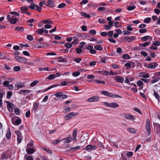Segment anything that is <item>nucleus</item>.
Wrapping results in <instances>:
<instances>
[{
	"label": "nucleus",
	"mask_w": 160,
	"mask_h": 160,
	"mask_svg": "<svg viewBox=\"0 0 160 160\" xmlns=\"http://www.w3.org/2000/svg\"><path fill=\"white\" fill-rule=\"evenodd\" d=\"M15 58L17 60L20 62L24 63H27V59L25 58L20 56H16Z\"/></svg>",
	"instance_id": "nucleus-1"
},
{
	"label": "nucleus",
	"mask_w": 160,
	"mask_h": 160,
	"mask_svg": "<svg viewBox=\"0 0 160 160\" xmlns=\"http://www.w3.org/2000/svg\"><path fill=\"white\" fill-rule=\"evenodd\" d=\"M55 95L57 98H66L68 97L67 95H64L62 92H58L55 94Z\"/></svg>",
	"instance_id": "nucleus-2"
},
{
	"label": "nucleus",
	"mask_w": 160,
	"mask_h": 160,
	"mask_svg": "<svg viewBox=\"0 0 160 160\" xmlns=\"http://www.w3.org/2000/svg\"><path fill=\"white\" fill-rule=\"evenodd\" d=\"M78 114L77 113L71 112L68 114L66 115L65 116V119L66 120H68L71 119V118L74 116H75Z\"/></svg>",
	"instance_id": "nucleus-3"
},
{
	"label": "nucleus",
	"mask_w": 160,
	"mask_h": 160,
	"mask_svg": "<svg viewBox=\"0 0 160 160\" xmlns=\"http://www.w3.org/2000/svg\"><path fill=\"white\" fill-rule=\"evenodd\" d=\"M145 128L147 132L148 133V135H149L151 132L150 120L149 119H147L146 120V123Z\"/></svg>",
	"instance_id": "nucleus-4"
},
{
	"label": "nucleus",
	"mask_w": 160,
	"mask_h": 160,
	"mask_svg": "<svg viewBox=\"0 0 160 160\" xmlns=\"http://www.w3.org/2000/svg\"><path fill=\"white\" fill-rule=\"evenodd\" d=\"M114 78L116 81L121 83H123L124 81V78L119 76L114 77Z\"/></svg>",
	"instance_id": "nucleus-5"
},
{
	"label": "nucleus",
	"mask_w": 160,
	"mask_h": 160,
	"mask_svg": "<svg viewBox=\"0 0 160 160\" xmlns=\"http://www.w3.org/2000/svg\"><path fill=\"white\" fill-rule=\"evenodd\" d=\"M123 38L125 39L129 42H131L133 41L136 39V37L134 36H131L130 37H124Z\"/></svg>",
	"instance_id": "nucleus-6"
},
{
	"label": "nucleus",
	"mask_w": 160,
	"mask_h": 160,
	"mask_svg": "<svg viewBox=\"0 0 160 160\" xmlns=\"http://www.w3.org/2000/svg\"><path fill=\"white\" fill-rule=\"evenodd\" d=\"M99 98L98 96L92 97L87 100V101L89 102H97L99 100Z\"/></svg>",
	"instance_id": "nucleus-7"
},
{
	"label": "nucleus",
	"mask_w": 160,
	"mask_h": 160,
	"mask_svg": "<svg viewBox=\"0 0 160 160\" xmlns=\"http://www.w3.org/2000/svg\"><path fill=\"white\" fill-rule=\"evenodd\" d=\"M46 6L50 8H52L54 6L53 1L52 0H49L47 2Z\"/></svg>",
	"instance_id": "nucleus-8"
},
{
	"label": "nucleus",
	"mask_w": 160,
	"mask_h": 160,
	"mask_svg": "<svg viewBox=\"0 0 160 160\" xmlns=\"http://www.w3.org/2000/svg\"><path fill=\"white\" fill-rule=\"evenodd\" d=\"M158 65V64L155 62L151 63L148 64V67L150 68L154 69Z\"/></svg>",
	"instance_id": "nucleus-9"
},
{
	"label": "nucleus",
	"mask_w": 160,
	"mask_h": 160,
	"mask_svg": "<svg viewBox=\"0 0 160 160\" xmlns=\"http://www.w3.org/2000/svg\"><path fill=\"white\" fill-rule=\"evenodd\" d=\"M101 92L102 94L107 97H110L111 96H112L111 95H112V93L109 92L107 91H101Z\"/></svg>",
	"instance_id": "nucleus-10"
},
{
	"label": "nucleus",
	"mask_w": 160,
	"mask_h": 160,
	"mask_svg": "<svg viewBox=\"0 0 160 160\" xmlns=\"http://www.w3.org/2000/svg\"><path fill=\"white\" fill-rule=\"evenodd\" d=\"M96 72L102 75H108L109 74V72L106 71H96Z\"/></svg>",
	"instance_id": "nucleus-11"
},
{
	"label": "nucleus",
	"mask_w": 160,
	"mask_h": 160,
	"mask_svg": "<svg viewBox=\"0 0 160 160\" xmlns=\"http://www.w3.org/2000/svg\"><path fill=\"white\" fill-rule=\"evenodd\" d=\"M7 107L10 112L13 111V110L14 108V105L11 103L10 104L7 105Z\"/></svg>",
	"instance_id": "nucleus-12"
},
{
	"label": "nucleus",
	"mask_w": 160,
	"mask_h": 160,
	"mask_svg": "<svg viewBox=\"0 0 160 160\" xmlns=\"http://www.w3.org/2000/svg\"><path fill=\"white\" fill-rule=\"evenodd\" d=\"M156 133L157 134H160V124L157 123H156Z\"/></svg>",
	"instance_id": "nucleus-13"
},
{
	"label": "nucleus",
	"mask_w": 160,
	"mask_h": 160,
	"mask_svg": "<svg viewBox=\"0 0 160 160\" xmlns=\"http://www.w3.org/2000/svg\"><path fill=\"white\" fill-rule=\"evenodd\" d=\"M6 137L7 139H10L11 138V133L9 128H8L7 132L6 134Z\"/></svg>",
	"instance_id": "nucleus-14"
},
{
	"label": "nucleus",
	"mask_w": 160,
	"mask_h": 160,
	"mask_svg": "<svg viewBox=\"0 0 160 160\" xmlns=\"http://www.w3.org/2000/svg\"><path fill=\"white\" fill-rule=\"evenodd\" d=\"M58 61L59 62H67L66 58H62V57H59L57 58Z\"/></svg>",
	"instance_id": "nucleus-15"
},
{
	"label": "nucleus",
	"mask_w": 160,
	"mask_h": 160,
	"mask_svg": "<svg viewBox=\"0 0 160 160\" xmlns=\"http://www.w3.org/2000/svg\"><path fill=\"white\" fill-rule=\"evenodd\" d=\"M128 131L130 132L133 134L137 133V130L132 128H129L127 129Z\"/></svg>",
	"instance_id": "nucleus-16"
},
{
	"label": "nucleus",
	"mask_w": 160,
	"mask_h": 160,
	"mask_svg": "<svg viewBox=\"0 0 160 160\" xmlns=\"http://www.w3.org/2000/svg\"><path fill=\"white\" fill-rule=\"evenodd\" d=\"M76 83V82L74 81L69 82H67L66 81H64L63 82H62L61 83V86H66L67 83H68L69 84H75Z\"/></svg>",
	"instance_id": "nucleus-17"
},
{
	"label": "nucleus",
	"mask_w": 160,
	"mask_h": 160,
	"mask_svg": "<svg viewBox=\"0 0 160 160\" xmlns=\"http://www.w3.org/2000/svg\"><path fill=\"white\" fill-rule=\"evenodd\" d=\"M152 78H153V79L151 81V83H154L158 82L160 79V78L157 77L156 78L155 76H153L152 77Z\"/></svg>",
	"instance_id": "nucleus-18"
},
{
	"label": "nucleus",
	"mask_w": 160,
	"mask_h": 160,
	"mask_svg": "<svg viewBox=\"0 0 160 160\" xmlns=\"http://www.w3.org/2000/svg\"><path fill=\"white\" fill-rule=\"evenodd\" d=\"M27 152L29 154H32L34 152V150L33 148H27Z\"/></svg>",
	"instance_id": "nucleus-19"
},
{
	"label": "nucleus",
	"mask_w": 160,
	"mask_h": 160,
	"mask_svg": "<svg viewBox=\"0 0 160 160\" xmlns=\"http://www.w3.org/2000/svg\"><path fill=\"white\" fill-rule=\"evenodd\" d=\"M18 20V19L17 18H12L11 19H10L9 20V22L11 23L12 24H14L16 23V22Z\"/></svg>",
	"instance_id": "nucleus-20"
},
{
	"label": "nucleus",
	"mask_w": 160,
	"mask_h": 160,
	"mask_svg": "<svg viewBox=\"0 0 160 160\" xmlns=\"http://www.w3.org/2000/svg\"><path fill=\"white\" fill-rule=\"evenodd\" d=\"M18 119H17L14 123L13 124L15 125H20L21 122V119L19 118L18 117Z\"/></svg>",
	"instance_id": "nucleus-21"
},
{
	"label": "nucleus",
	"mask_w": 160,
	"mask_h": 160,
	"mask_svg": "<svg viewBox=\"0 0 160 160\" xmlns=\"http://www.w3.org/2000/svg\"><path fill=\"white\" fill-rule=\"evenodd\" d=\"M119 106V105L116 103L112 102L110 103V108H116L118 107Z\"/></svg>",
	"instance_id": "nucleus-22"
},
{
	"label": "nucleus",
	"mask_w": 160,
	"mask_h": 160,
	"mask_svg": "<svg viewBox=\"0 0 160 160\" xmlns=\"http://www.w3.org/2000/svg\"><path fill=\"white\" fill-rule=\"evenodd\" d=\"M15 29L18 32H22L24 30V28L22 27H17L15 28Z\"/></svg>",
	"instance_id": "nucleus-23"
},
{
	"label": "nucleus",
	"mask_w": 160,
	"mask_h": 160,
	"mask_svg": "<svg viewBox=\"0 0 160 160\" xmlns=\"http://www.w3.org/2000/svg\"><path fill=\"white\" fill-rule=\"evenodd\" d=\"M38 45L40 48H44L45 47H46L47 46V44L44 43L43 42L38 43Z\"/></svg>",
	"instance_id": "nucleus-24"
},
{
	"label": "nucleus",
	"mask_w": 160,
	"mask_h": 160,
	"mask_svg": "<svg viewBox=\"0 0 160 160\" xmlns=\"http://www.w3.org/2000/svg\"><path fill=\"white\" fill-rule=\"evenodd\" d=\"M24 84L23 83H18L17 84L15 85L16 87L19 88H21L24 86Z\"/></svg>",
	"instance_id": "nucleus-25"
},
{
	"label": "nucleus",
	"mask_w": 160,
	"mask_h": 160,
	"mask_svg": "<svg viewBox=\"0 0 160 160\" xmlns=\"http://www.w3.org/2000/svg\"><path fill=\"white\" fill-rule=\"evenodd\" d=\"M150 44L151 42H147L144 43H140L139 44V46L141 47H145Z\"/></svg>",
	"instance_id": "nucleus-26"
},
{
	"label": "nucleus",
	"mask_w": 160,
	"mask_h": 160,
	"mask_svg": "<svg viewBox=\"0 0 160 160\" xmlns=\"http://www.w3.org/2000/svg\"><path fill=\"white\" fill-rule=\"evenodd\" d=\"M57 77L55 74H51L49 75L48 77V79L50 80H52Z\"/></svg>",
	"instance_id": "nucleus-27"
},
{
	"label": "nucleus",
	"mask_w": 160,
	"mask_h": 160,
	"mask_svg": "<svg viewBox=\"0 0 160 160\" xmlns=\"http://www.w3.org/2000/svg\"><path fill=\"white\" fill-rule=\"evenodd\" d=\"M31 92V91L29 90H21L20 91V94L22 93H29Z\"/></svg>",
	"instance_id": "nucleus-28"
},
{
	"label": "nucleus",
	"mask_w": 160,
	"mask_h": 160,
	"mask_svg": "<svg viewBox=\"0 0 160 160\" xmlns=\"http://www.w3.org/2000/svg\"><path fill=\"white\" fill-rule=\"evenodd\" d=\"M94 48L96 50L102 51L103 50V47L100 45L95 46Z\"/></svg>",
	"instance_id": "nucleus-29"
},
{
	"label": "nucleus",
	"mask_w": 160,
	"mask_h": 160,
	"mask_svg": "<svg viewBox=\"0 0 160 160\" xmlns=\"http://www.w3.org/2000/svg\"><path fill=\"white\" fill-rule=\"evenodd\" d=\"M97 146L99 148L101 149H104V147L103 146L102 143L100 142H98Z\"/></svg>",
	"instance_id": "nucleus-30"
},
{
	"label": "nucleus",
	"mask_w": 160,
	"mask_h": 160,
	"mask_svg": "<svg viewBox=\"0 0 160 160\" xmlns=\"http://www.w3.org/2000/svg\"><path fill=\"white\" fill-rule=\"evenodd\" d=\"M81 14L82 15V16L83 17H84L88 18H90V16L89 14H87L83 12H81Z\"/></svg>",
	"instance_id": "nucleus-31"
},
{
	"label": "nucleus",
	"mask_w": 160,
	"mask_h": 160,
	"mask_svg": "<svg viewBox=\"0 0 160 160\" xmlns=\"http://www.w3.org/2000/svg\"><path fill=\"white\" fill-rule=\"evenodd\" d=\"M20 9L22 13H25V12H26L28 10V8L25 7H21L20 8Z\"/></svg>",
	"instance_id": "nucleus-32"
},
{
	"label": "nucleus",
	"mask_w": 160,
	"mask_h": 160,
	"mask_svg": "<svg viewBox=\"0 0 160 160\" xmlns=\"http://www.w3.org/2000/svg\"><path fill=\"white\" fill-rule=\"evenodd\" d=\"M7 58L6 55L3 53L0 52V59H6Z\"/></svg>",
	"instance_id": "nucleus-33"
},
{
	"label": "nucleus",
	"mask_w": 160,
	"mask_h": 160,
	"mask_svg": "<svg viewBox=\"0 0 160 160\" xmlns=\"http://www.w3.org/2000/svg\"><path fill=\"white\" fill-rule=\"evenodd\" d=\"M37 32L38 34H42L44 32V28L42 27V28L38 29Z\"/></svg>",
	"instance_id": "nucleus-34"
},
{
	"label": "nucleus",
	"mask_w": 160,
	"mask_h": 160,
	"mask_svg": "<svg viewBox=\"0 0 160 160\" xmlns=\"http://www.w3.org/2000/svg\"><path fill=\"white\" fill-rule=\"evenodd\" d=\"M38 82L39 81L38 80L34 81L30 84V86L32 87H33L36 85L37 84H38Z\"/></svg>",
	"instance_id": "nucleus-35"
},
{
	"label": "nucleus",
	"mask_w": 160,
	"mask_h": 160,
	"mask_svg": "<svg viewBox=\"0 0 160 160\" xmlns=\"http://www.w3.org/2000/svg\"><path fill=\"white\" fill-rule=\"evenodd\" d=\"M74 41L71 42L72 44H77L78 43V39L76 37H74L73 38Z\"/></svg>",
	"instance_id": "nucleus-36"
},
{
	"label": "nucleus",
	"mask_w": 160,
	"mask_h": 160,
	"mask_svg": "<svg viewBox=\"0 0 160 160\" xmlns=\"http://www.w3.org/2000/svg\"><path fill=\"white\" fill-rule=\"evenodd\" d=\"M154 94L155 98L158 100H160V97L159 94L155 91L154 92Z\"/></svg>",
	"instance_id": "nucleus-37"
},
{
	"label": "nucleus",
	"mask_w": 160,
	"mask_h": 160,
	"mask_svg": "<svg viewBox=\"0 0 160 160\" xmlns=\"http://www.w3.org/2000/svg\"><path fill=\"white\" fill-rule=\"evenodd\" d=\"M136 118L134 116L132 115L129 114L127 119H130L132 120H134Z\"/></svg>",
	"instance_id": "nucleus-38"
},
{
	"label": "nucleus",
	"mask_w": 160,
	"mask_h": 160,
	"mask_svg": "<svg viewBox=\"0 0 160 160\" xmlns=\"http://www.w3.org/2000/svg\"><path fill=\"white\" fill-rule=\"evenodd\" d=\"M42 23H45V24H46V23L50 24V23H52V22L50 20L47 19L46 20H43L42 21Z\"/></svg>",
	"instance_id": "nucleus-39"
},
{
	"label": "nucleus",
	"mask_w": 160,
	"mask_h": 160,
	"mask_svg": "<svg viewBox=\"0 0 160 160\" xmlns=\"http://www.w3.org/2000/svg\"><path fill=\"white\" fill-rule=\"evenodd\" d=\"M77 130L76 129H74L73 132V138H75L77 135Z\"/></svg>",
	"instance_id": "nucleus-40"
},
{
	"label": "nucleus",
	"mask_w": 160,
	"mask_h": 160,
	"mask_svg": "<svg viewBox=\"0 0 160 160\" xmlns=\"http://www.w3.org/2000/svg\"><path fill=\"white\" fill-rule=\"evenodd\" d=\"M122 58L124 59H129L130 58V57L128 54H125L122 56Z\"/></svg>",
	"instance_id": "nucleus-41"
},
{
	"label": "nucleus",
	"mask_w": 160,
	"mask_h": 160,
	"mask_svg": "<svg viewBox=\"0 0 160 160\" xmlns=\"http://www.w3.org/2000/svg\"><path fill=\"white\" fill-rule=\"evenodd\" d=\"M151 19L150 18H145L143 22L146 23H148L151 22Z\"/></svg>",
	"instance_id": "nucleus-42"
},
{
	"label": "nucleus",
	"mask_w": 160,
	"mask_h": 160,
	"mask_svg": "<svg viewBox=\"0 0 160 160\" xmlns=\"http://www.w3.org/2000/svg\"><path fill=\"white\" fill-rule=\"evenodd\" d=\"M12 95V92L11 91H9L8 92L7 95V98L8 99H10Z\"/></svg>",
	"instance_id": "nucleus-43"
},
{
	"label": "nucleus",
	"mask_w": 160,
	"mask_h": 160,
	"mask_svg": "<svg viewBox=\"0 0 160 160\" xmlns=\"http://www.w3.org/2000/svg\"><path fill=\"white\" fill-rule=\"evenodd\" d=\"M64 45L66 48H70L72 47V44L71 43H66Z\"/></svg>",
	"instance_id": "nucleus-44"
},
{
	"label": "nucleus",
	"mask_w": 160,
	"mask_h": 160,
	"mask_svg": "<svg viewBox=\"0 0 160 160\" xmlns=\"http://www.w3.org/2000/svg\"><path fill=\"white\" fill-rule=\"evenodd\" d=\"M35 9L36 10H38V11L40 12H41L42 10V8H40L38 5H35V9Z\"/></svg>",
	"instance_id": "nucleus-45"
},
{
	"label": "nucleus",
	"mask_w": 160,
	"mask_h": 160,
	"mask_svg": "<svg viewBox=\"0 0 160 160\" xmlns=\"http://www.w3.org/2000/svg\"><path fill=\"white\" fill-rule=\"evenodd\" d=\"M61 141V140L60 139H58L57 140L54 141L52 142V144L54 145H56L60 142Z\"/></svg>",
	"instance_id": "nucleus-46"
},
{
	"label": "nucleus",
	"mask_w": 160,
	"mask_h": 160,
	"mask_svg": "<svg viewBox=\"0 0 160 160\" xmlns=\"http://www.w3.org/2000/svg\"><path fill=\"white\" fill-rule=\"evenodd\" d=\"M80 148V146H77L76 147L72 148H71V150L73 151H74L76 150L79 149Z\"/></svg>",
	"instance_id": "nucleus-47"
},
{
	"label": "nucleus",
	"mask_w": 160,
	"mask_h": 160,
	"mask_svg": "<svg viewBox=\"0 0 160 160\" xmlns=\"http://www.w3.org/2000/svg\"><path fill=\"white\" fill-rule=\"evenodd\" d=\"M15 113L17 115H19L20 113V109L18 108H15L14 109Z\"/></svg>",
	"instance_id": "nucleus-48"
},
{
	"label": "nucleus",
	"mask_w": 160,
	"mask_h": 160,
	"mask_svg": "<svg viewBox=\"0 0 160 160\" xmlns=\"http://www.w3.org/2000/svg\"><path fill=\"white\" fill-rule=\"evenodd\" d=\"M86 148L87 150H92V146L91 145H88L86 146Z\"/></svg>",
	"instance_id": "nucleus-49"
},
{
	"label": "nucleus",
	"mask_w": 160,
	"mask_h": 160,
	"mask_svg": "<svg viewBox=\"0 0 160 160\" xmlns=\"http://www.w3.org/2000/svg\"><path fill=\"white\" fill-rule=\"evenodd\" d=\"M111 96H111L110 97H112L113 98H122V97L118 95V94H113L112 93V95H111Z\"/></svg>",
	"instance_id": "nucleus-50"
},
{
	"label": "nucleus",
	"mask_w": 160,
	"mask_h": 160,
	"mask_svg": "<svg viewBox=\"0 0 160 160\" xmlns=\"http://www.w3.org/2000/svg\"><path fill=\"white\" fill-rule=\"evenodd\" d=\"M76 52L77 53L79 54L82 52V49L80 48H78L76 49Z\"/></svg>",
	"instance_id": "nucleus-51"
},
{
	"label": "nucleus",
	"mask_w": 160,
	"mask_h": 160,
	"mask_svg": "<svg viewBox=\"0 0 160 160\" xmlns=\"http://www.w3.org/2000/svg\"><path fill=\"white\" fill-rule=\"evenodd\" d=\"M27 64V67L28 68H30V66H34V63L32 62H29L26 63Z\"/></svg>",
	"instance_id": "nucleus-52"
},
{
	"label": "nucleus",
	"mask_w": 160,
	"mask_h": 160,
	"mask_svg": "<svg viewBox=\"0 0 160 160\" xmlns=\"http://www.w3.org/2000/svg\"><path fill=\"white\" fill-rule=\"evenodd\" d=\"M136 8V6L133 5L132 6H129L127 8V9L129 11H131L133 10Z\"/></svg>",
	"instance_id": "nucleus-53"
},
{
	"label": "nucleus",
	"mask_w": 160,
	"mask_h": 160,
	"mask_svg": "<svg viewBox=\"0 0 160 160\" xmlns=\"http://www.w3.org/2000/svg\"><path fill=\"white\" fill-rule=\"evenodd\" d=\"M137 84L138 86L141 87L143 85V83L142 81L139 80L137 81Z\"/></svg>",
	"instance_id": "nucleus-54"
},
{
	"label": "nucleus",
	"mask_w": 160,
	"mask_h": 160,
	"mask_svg": "<svg viewBox=\"0 0 160 160\" xmlns=\"http://www.w3.org/2000/svg\"><path fill=\"white\" fill-rule=\"evenodd\" d=\"M66 5V4L65 3H61L59 4L58 7V8H62L64 7Z\"/></svg>",
	"instance_id": "nucleus-55"
},
{
	"label": "nucleus",
	"mask_w": 160,
	"mask_h": 160,
	"mask_svg": "<svg viewBox=\"0 0 160 160\" xmlns=\"http://www.w3.org/2000/svg\"><path fill=\"white\" fill-rule=\"evenodd\" d=\"M105 20L104 19L101 18H100L98 20V22L100 23H105Z\"/></svg>",
	"instance_id": "nucleus-56"
},
{
	"label": "nucleus",
	"mask_w": 160,
	"mask_h": 160,
	"mask_svg": "<svg viewBox=\"0 0 160 160\" xmlns=\"http://www.w3.org/2000/svg\"><path fill=\"white\" fill-rule=\"evenodd\" d=\"M9 82L8 81H4L3 82V85L5 87H7V86H8V85H9Z\"/></svg>",
	"instance_id": "nucleus-57"
},
{
	"label": "nucleus",
	"mask_w": 160,
	"mask_h": 160,
	"mask_svg": "<svg viewBox=\"0 0 160 160\" xmlns=\"http://www.w3.org/2000/svg\"><path fill=\"white\" fill-rule=\"evenodd\" d=\"M82 60V59L80 58H74V61L77 63H79Z\"/></svg>",
	"instance_id": "nucleus-58"
},
{
	"label": "nucleus",
	"mask_w": 160,
	"mask_h": 160,
	"mask_svg": "<svg viewBox=\"0 0 160 160\" xmlns=\"http://www.w3.org/2000/svg\"><path fill=\"white\" fill-rule=\"evenodd\" d=\"M89 33L95 35L96 34V32L94 30H90L89 31Z\"/></svg>",
	"instance_id": "nucleus-59"
},
{
	"label": "nucleus",
	"mask_w": 160,
	"mask_h": 160,
	"mask_svg": "<svg viewBox=\"0 0 160 160\" xmlns=\"http://www.w3.org/2000/svg\"><path fill=\"white\" fill-rule=\"evenodd\" d=\"M149 39V36H144L141 38V40L143 41H146Z\"/></svg>",
	"instance_id": "nucleus-60"
},
{
	"label": "nucleus",
	"mask_w": 160,
	"mask_h": 160,
	"mask_svg": "<svg viewBox=\"0 0 160 160\" xmlns=\"http://www.w3.org/2000/svg\"><path fill=\"white\" fill-rule=\"evenodd\" d=\"M80 74L79 72H76L72 73V75L74 77H77Z\"/></svg>",
	"instance_id": "nucleus-61"
},
{
	"label": "nucleus",
	"mask_w": 160,
	"mask_h": 160,
	"mask_svg": "<svg viewBox=\"0 0 160 160\" xmlns=\"http://www.w3.org/2000/svg\"><path fill=\"white\" fill-rule=\"evenodd\" d=\"M20 68L19 66H16L14 67V70L15 71H18L20 70Z\"/></svg>",
	"instance_id": "nucleus-62"
},
{
	"label": "nucleus",
	"mask_w": 160,
	"mask_h": 160,
	"mask_svg": "<svg viewBox=\"0 0 160 160\" xmlns=\"http://www.w3.org/2000/svg\"><path fill=\"white\" fill-rule=\"evenodd\" d=\"M27 39L30 41H32L33 40V38L31 35H29L27 36Z\"/></svg>",
	"instance_id": "nucleus-63"
},
{
	"label": "nucleus",
	"mask_w": 160,
	"mask_h": 160,
	"mask_svg": "<svg viewBox=\"0 0 160 160\" xmlns=\"http://www.w3.org/2000/svg\"><path fill=\"white\" fill-rule=\"evenodd\" d=\"M30 111L29 110H28L25 114V116L27 118H29L30 117Z\"/></svg>",
	"instance_id": "nucleus-64"
}]
</instances>
